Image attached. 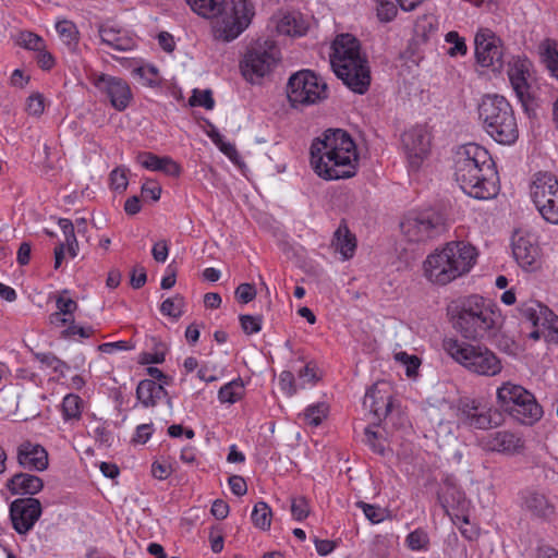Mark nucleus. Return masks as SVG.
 <instances>
[{
  "instance_id": "f257e3e1",
  "label": "nucleus",
  "mask_w": 558,
  "mask_h": 558,
  "mask_svg": "<svg viewBox=\"0 0 558 558\" xmlns=\"http://www.w3.org/2000/svg\"><path fill=\"white\" fill-rule=\"evenodd\" d=\"M359 156L351 135L341 129H329L311 145V163L325 180L349 179L355 175Z\"/></svg>"
},
{
  "instance_id": "f03ea898",
  "label": "nucleus",
  "mask_w": 558,
  "mask_h": 558,
  "mask_svg": "<svg viewBox=\"0 0 558 558\" xmlns=\"http://www.w3.org/2000/svg\"><path fill=\"white\" fill-rule=\"evenodd\" d=\"M454 178L461 190L476 199L497 195V171L489 153L477 144H466L454 157Z\"/></svg>"
},
{
  "instance_id": "7ed1b4c3",
  "label": "nucleus",
  "mask_w": 558,
  "mask_h": 558,
  "mask_svg": "<svg viewBox=\"0 0 558 558\" xmlns=\"http://www.w3.org/2000/svg\"><path fill=\"white\" fill-rule=\"evenodd\" d=\"M191 10L204 19L213 20L216 40H234L251 23L253 7L247 0H185Z\"/></svg>"
},
{
  "instance_id": "20e7f679",
  "label": "nucleus",
  "mask_w": 558,
  "mask_h": 558,
  "mask_svg": "<svg viewBox=\"0 0 558 558\" xmlns=\"http://www.w3.org/2000/svg\"><path fill=\"white\" fill-rule=\"evenodd\" d=\"M476 248L464 241H451L427 255L424 276L437 286H446L468 274L476 263Z\"/></svg>"
},
{
  "instance_id": "39448f33",
  "label": "nucleus",
  "mask_w": 558,
  "mask_h": 558,
  "mask_svg": "<svg viewBox=\"0 0 558 558\" xmlns=\"http://www.w3.org/2000/svg\"><path fill=\"white\" fill-rule=\"evenodd\" d=\"M330 63L336 75L356 94H365L371 85L367 60L361 56L360 44L350 34H341L332 44Z\"/></svg>"
},
{
  "instance_id": "423d86ee",
  "label": "nucleus",
  "mask_w": 558,
  "mask_h": 558,
  "mask_svg": "<svg viewBox=\"0 0 558 558\" xmlns=\"http://www.w3.org/2000/svg\"><path fill=\"white\" fill-rule=\"evenodd\" d=\"M499 315L494 305L480 295H470L451 308L453 328L465 339L490 338L497 329Z\"/></svg>"
},
{
  "instance_id": "0eeeda50",
  "label": "nucleus",
  "mask_w": 558,
  "mask_h": 558,
  "mask_svg": "<svg viewBox=\"0 0 558 558\" xmlns=\"http://www.w3.org/2000/svg\"><path fill=\"white\" fill-rule=\"evenodd\" d=\"M478 117L484 130L497 143L511 145L519 137L514 111L510 102L500 95H485L478 105Z\"/></svg>"
},
{
  "instance_id": "6e6552de",
  "label": "nucleus",
  "mask_w": 558,
  "mask_h": 558,
  "mask_svg": "<svg viewBox=\"0 0 558 558\" xmlns=\"http://www.w3.org/2000/svg\"><path fill=\"white\" fill-rule=\"evenodd\" d=\"M442 348L454 362L472 374L494 377L502 371L500 359L486 345L447 338Z\"/></svg>"
},
{
  "instance_id": "1a4fd4ad",
  "label": "nucleus",
  "mask_w": 558,
  "mask_h": 558,
  "mask_svg": "<svg viewBox=\"0 0 558 558\" xmlns=\"http://www.w3.org/2000/svg\"><path fill=\"white\" fill-rule=\"evenodd\" d=\"M497 403L502 411L524 425H533L543 415L535 397L522 386L510 381L497 389Z\"/></svg>"
},
{
  "instance_id": "9d476101",
  "label": "nucleus",
  "mask_w": 558,
  "mask_h": 558,
  "mask_svg": "<svg viewBox=\"0 0 558 558\" xmlns=\"http://www.w3.org/2000/svg\"><path fill=\"white\" fill-rule=\"evenodd\" d=\"M279 49L271 39H258L253 43L240 62L243 77L256 84L268 75L279 61Z\"/></svg>"
},
{
  "instance_id": "9b49d317",
  "label": "nucleus",
  "mask_w": 558,
  "mask_h": 558,
  "mask_svg": "<svg viewBox=\"0 0 558 558\" xmlns=\"http://www.w3.org/2000/svg\"><path fill=\"white\" fill-rule=\"evenodd\" d=\"M287 96L293 108L317 104L327 98V84L310 70H302L290 76Z\"/></svg>"
},
{
  "instance_id": "f8f14e48",
  "label": "nucleus",
  "mask_w": 558,
  "mask_h": 558,
  "mask_svg": "<svg viewBox=\"0 0 558 558\" xmlns=\"http://www.w3.org/2000/svg\"><path fill=\"white\" fill-rule=\"evenodd\" d=\"M531 198L549 223L558 225V180L550 172H538L530 187Z\"/></svg>"
},
{
  "instance_id": "ddd939ff",
  "label": "nucleus",
  "mask_w": 558,
  "mask_h": 558,
  "mask_svg": "<svg viewBox=\"0 0 558 558\" xmlns=\"http://www.w3.org/2000/svg\"><path fill=\"white\" fill-rule=\"evenodd\" d=\"M400 229L410 242H424L442 231L444 218L435 210L412 211L404 216Z\"/></svg>"
},
{
  "instance_id": "4468645a",
  "label": "nucleus",
  "mask_w": 558,
  "mask_h": 558,
  "mask_svg": "<svg viewBox=\"0 0 558 558\" xmlns=\"http://www.w3.org/2000/svg\"><path fill=\"white\" fill-rule=\"evenodd\" d=\"M510 84L525 110L533 100V64L527 58L514 57L508 63Z\"/></svg>"
},
{
  "instance_id": "2eb2a0df",
  "label": "nucleus",
  "mask_w": 558,
  "mask_h": 558,
  "mask_svg": "<svg viewBox=\"0 0 558 558\" xmlns=\"http://www.w3.org/2000/svg\"><path fill=\"white\" fill-rule=\"evenodd\" d=\"M90 81L109 99L116 110L123 111L129 107L133 96L129 84L124 80L95 72L90 75Z\"/></svg>"
},
{
  "instance_id": "dca6fc26",
  "label": "nucleus",
  "mask_w": 558,
  "mask_h": 558,
  "mask_svg": "<svg viewBox=\"0 0 558 558\" xmlns=\"http://www.w3.org/2000/svg\"><path fill=\"white\" fill-rule=\"evenodd\" d=\"M512 254L518 265L525 271H536L542 267V250L532 233L517 232L512 239Z\"/></svg>"
},
{
  "instance_id": "f3484780",
  "label": "nucleus",
  "mask_w": 558,
  "mask_h": 558,
  "mask_svg": "<svg viewBox=\"0 0 558 558\" xmlns=\"http://www.w3.org/2000/svg\"><path fill=\"white\" fill-rule=\"evenodd\" d=\"M9 510L13 529L21 535L27 534L43 513L40 501L33 497L15 499Z\"/></svg>"
},
{
  "instance_id": "a211bd4d",
  "label": "nucleus",
  "mask_w": 558,
  "mask_h": 558,
  "mask_svg": "<svg viewBox=\"0 0 558 558\" xmlns=\"http://www.w3.org/2000/svg\"><path fill=\"white\" fill-rule=\"evenodd\" d=\"M475 56L482 66L500 70L504 66V52L500 39L489 29H482L475 36Z\"/></svg>"
},
{
  "instance_id": "6ab92c4d",
  "label": "nucleus",
  "mask_w": 558,
  "mask_h": 558,
  "mask_svg": "<svg viewBox=\"0 0 558 558\" xmlns=\"http://www.w3.org/2000/svg\"><path fill=\"white\" fill-rule=\"evenodd\" d=\"M402 144L412 170H417L428 156L430 136L425 128L414 126L402 135Z\"/></svg>"
},
{
  "instance_id": "aec40b11",
  "label": "nucleus",
  "mask_w": 558,
  "mask_h": 558,
  "mask_svg": "<svg viewBox=\"0 0 558 558\" xmlns=\"http://www.w3.org/2000/svg\"><path fill=\"white\" fill-rule=\"evenodd\" d=\"M16 461L22 469L33 472L45 471L49 465L47 450L31 440H24L17 446Z\"/></svg>"
},
{
  "instance_id": "412c9836",
  "label": "nucleus",
  "mask_w": 558,
  "mask_h": 558,
  "mask_svg": "<svg viewBox=\"0 0 558 558\" xmlns=\"http://www.w3.org/2000/svg\"><path fill=\"white\" fill-rule=\"evenodd\" d=\"M363 407L378 421L386 417L391 409L388 384L385 381L374 384L365 393Z\"/></svg>"
},
{
  "instance_id": "4be33fe9",
  "label": "nucleus",
  "mask_w": 558,
  "mask_h": 558,
  "mask_svg": "<svg viewBox=\"0 0 558 558\" xmlns=\"http://www.w3.org/2000/svg\"><path fill=\"white\" fill-rule=\"evenodd\" d=\"M5 487L12 495L33 496L44 488V482L37 475L20 472L7 481Z\"/></svg>"
},
{
  "instance_id": "5701e85b",
  "label": "nucleus",
  "mask_w": 558,
  "mask_h": 558,
  "mask_svg": "<svg viewBox=\"0 0 558 558\" xmlns=\"http://www.w3.org/2000/svg\"><path fill=\"white\" fill-rule=\"evenodd\" d=\"M522 507L533 517L548 519L554 514L555 507L544 494L535 490H525L522 493Z\"/></svg>"
},
{
  "instance_id": "b1692460",
  "label": "nucleus",
  "mask_w": 558,
  "mask_h": 558,
  "mask_svg": "<svg viewBox=\"0 0 558 558\" xmlns=\"http://www.w3.org/2000/svg\"><path fill=\"white\" fill-rule=\"evenodd\" d=\"M137 162L147 170L161 171L171 177H179L180 166L170 157H158L148 151L140 153L136 157Z\"/></svg>"
},
{
  "instance_id": "393cba45",
  "label": "nucleus",
  "mask_w": 558,
  "mask_h": 558,
  "mask_svg": "<svg viewBox=\"0 0 558 558\" xmlns=\"http://www.w3.org/2000/svg\"><path fill=\"white\" fill-rule=\"evenodd\" d=\"M459 421L461 424L478 429H486L493 426L492 416L480 411L475 401H466L459 408Z\"/></svg>"
},
{
  "instance_id": "a878e982",
  "label": "nucleus",
  "mask_w": 558,
  "mask_h": 558,
  "mask_svg": "<svg viewBox=\"0 0 558 558\" xmlns=\"http://www.w3.org/2000/svg\"><path fill=\"white\" fill-rule=\"evenodd\" d=\"M487 446L493 451L514 454L523 448V440L511 432L500 430L489 435Z\"/></svg>"
},
{
  "instance_id": "bb28decb",
  "label": "nucleus",
  "mask_w": 558,
  "mask_h": 558,
  "mask_svg": "<svg viewBox=\"0 0 558 558\" xmlns=\"http://www.w3.org/2000/svg\"><path fill=\"white\" fill-rule=\"evenodd\" d=\"M438 500L447 513L451 509H463L466 505L464 493L449 477L444 481L440 487Z\"/></svg>"
},
{
  "instance_id": "cd10ccee",
  "label": "nucleus",
  "mask_w": 558,
  "mask_h": 558,
  "mask_svg": "<svg viewBox=\"0 0 558 558\" xmlns=\"http://www.w3.org/2000/svg\"><path fill=\"white\" fill-rule=\"evenodd\" d=\"M99 36L102 44L117 51H129L135 46L133 38L128 36L125 32L109 25L99 27Z\"/></svg>"
},
{
  "instance_id": "c85d7f7f",
  "label": "nucleus",
  "mask_w": 558,
  "mask_h": 558,
  "mask_svg": "<svg viewBox=\"0 0 558 558\" xmlns=\"http://www.w3.org/2000/svg\"><path fill=\"white\" fill-rule=\"evenodd\" d=\"M332 246H335L336 251L341 254L343 259H350L355 253L356 239L349 230L344 220L341 221L333 233Z\"/></svg>"
},
{
  "instance_id": "c756f323",
  "label": "nucleus",
  "mask_w": 558,
  "mask_h": 558,
  "mask_svg": "<svg viewBox=\"0 0 558 558\" xmlns=\"http://www.w3.org/2000/svg\"><path fill=\"white\" fill-rule=\"evenodd\" d=\"M167 395L162 384L153 379H143L136 388V398L145 408L155 407L157 402Z\"/></svg>"
},
{
  "instance_id": "7c9ffc66",
  "label": "nucleus",
  "mask_w": 558,
  "mask_h": 558,
  "mask_svg": "<svg viewBox=\"0 0 558 558\" xmlns=\"http://www.w3.org/2000/svg\"><path fill=\"white\" fill-rule=\"evenodd\" d=\"M308 23L300 13H288L277 23V32L281 35L300 37L306 34Z\"/></svg>"
},
{
  "instance_id": "2f4dec72",
  "label": "nucleus",
  "mask_w": 558,
  "mask_h": 558,
  "mask_svg": "<svg viewBox=\"0 0 558 558\" xmlns=\"http://www.w3.org/2000/svg\"><path fill=\"white\" fill-rule=\"evenodd\" d=\"M519 311L521 316L533 326H538L542 319L547 320V314H551L547 306L534 300L521 304Z\"/></svg>"
},
{
  "instance_id": "473e14b6",
  "label": "nucleus",
  "mask_w": 558,
  "mask_h": 558,
  "mask_svg": "<svg viewBox=\"0 0 558 558\" xmlns=\"http://www.w3.org/2000/svg\"><path fill=\"white\" fill-rule=\"evenodd\" d=\"M244 395V384L242 379H234L223 385L218 392V399L221 403H235Z\"/></svg>"
},
{
  "instance_id": "72a5a7b5",
  "label": "nucleus",
  "mask_w": 558,
  "mask_h": 558,
  "mask_svg": "<svg viewBox=\"0 0 558 558\" xmlns=\"http://www.w3.org/2000/svg\"><path fill=\"white\" fill-rule=\"evenodd\" d=\"M271 509L265 501H258L252 511V522L255 527L266 531L271 524Z\"/></svg>"
},
{
  "instance_id": "f704fd0d",
  "label": "nucleus",
  "mask_w": 558,
  "mask_h": 558,
  "mask_svg": "<svg viewBox=\"0 0 558 558\" xmlns=\"http://www.w3.org/2000/svg\"><path fill=\"white\" fill-rule=\"evenodd\" d=\"M56 29L69 49L74 50L78 43V32L76 26L72 22L64 20L57 23Z\"/></svg>"
},
{
  "instance_id": "c9c22d12",
  "label": "nucleus",
  "mask_w": 558,
  "mask_h": 558,
  "mask_svg": "<svg viewBox=\"0 0 558 558\" xmlns=\"http://www.w3.org/2000/svg\"><path fill=\"white\" fill-rule=\"evenodd\" d=\"M34 355L38 362L51 368L54 373H58L60 377H64L65 373L70 369L68 363L60 360L51 352H37Z\"/></svg>"
},
{
  "instance_id": "e433bc0d",
  "label": "nucleus",
  "mask_w": 558,
  "mask_h": 558,
  "mask_svg": "<svg viewBox=\"0 0 558 558\" xmlns=\"http://www.w3.org/2000/svg\"><path fill=\"white\" fill-rule=\"evenodd\" d=\"M184 306V298L181 294H175L161 303L160 312L166 316L178 319L182 316Z\"/></svg>"
},
{
  "instance_id": "4c0bfd02",
  "label": "nucleus",
  "mask_w": 558,
  "mask_h": 558,
  "mask_svg": "<svg viewBox=\"0 0 558 558\" xmlns=\"http://www.w3.org/2000/svg\"><path fill=\"white\" fill-rule=\"evenodd\" d=\"M82 399L77 395L69 393L62 401L64 420H77L81 417Z\"/></svg>"
},
{
  "instance_id": "58836bf2",
  "label": "nucleus",
  "mask_w": 558,
  "mask_h": 558,
  "mask_svg": "<svg viewBox=\"0 0 558 558\" xmlns=\"http://www.w3.org/2000/svg\"><path fill=\"white\" fill-rule=\"evenodd\" d=\"M405 543L411 550H426L428 548L429 537L424 530L416 529L407 536Z\"/></svg>"
},
{
  "instance_id": "ea45409f",
  "label": "nucleus",
  "mask_w": 558,
  "mask_h": 558,
  "mask_svg": "<svg viewBox=\"0 0 558 558\" xmlns=\"http://www.w3.org/2000/svg\"><path fill=\"white\" fill-rule=\"evenodd\" d=\"M327 412L328 407L325 403L310 405L304 412V421L312 426H318L327 416Z\"/></svg>"
},
{
  "instance_id": "a19ab883",
  "label": "nucleus",
  "mask_w": 558,
  "mask_h": 558,
  "mask_svg": "<svg viewBox=\"0 0 558 558\" xmlns=\"http://www.w3.org/2000/svg\"><path fill=\"white\" fill-rule=\"evenodd\" d=\"M17 44L25 49L37 52L46 48L44 39L32 32H22L19 35Z\"/></svg>"
},
{
  "instance_id": "79ce46f5",
  "label": "nucleus",
  "mask_w": 558,
  "mask_h": 558,
  "mask_svg": "<svg viewBox=\"0 0 558 558\" xmlns=\"http://www.w3.org/2000/svg\"><path fill=\"white\" fill-rule=\"evenodd\" d=\"M291 513L294 520L302 521L310 514V505L304 496L294 497L291 500Z\"/></svg>"
},
{
  "instance_id": "37998d69",
  "label": "nucleus",
  "mask_w": 558,
  "mask_h": 558,
  "mask_svg": "<svg viewBox=\"0 0 558 558\" xmlns=\"http://www.w3.org/2000/svg\"><path fill=\"white\" fill-rule=\"evenodd\" d=\"M446 41L452 44L448 49V54L451 57L464 56L466 53V45L462 37L457 32H449L446 35Z\"/></svg>"
},
{
  "instance_id": "c03bdc74",
  "label": "nucleus",
  "mask_w": 558,
  "mask_h": 558,
  "mask_svg": "<svg viewBox=\"0 0 558 558\" xmlns=\"http://www.w3.org/2000/svg\"><path fill=\"white\" fill-rule=\"evenodd\" d=\"M395 357L405 366V374L408 377H412L416 374V371L421 365V361L416 355H410L407 352H398Z\"/></svg>"
},
{
  "instance_id": "a18cd8bd",
  "label": "nucleus",
  "mask_w": 558,
  "mask_h": 558,
  "mask_svg": "<svg viewBox=\"0 0 558 558\" xmlns=\"http://www.w3.org/2000/svg\"><path fill=\"white\" fill-rule=\"evenodd\" d=\"M192 106L204 107L205 109H213L215 101L209 89L206 90H195L191 98Z\"/></svg>"
},
{
  "instance_id": "49530a36",
  "label": "nucleus",
  "mask_w": 558,
  "mask_h": 558,
  "mask_svg": "<svg viewBox=\"0 0 558 558\" xmlns=\"http://www.w3.org/2000/svg\"><path fill=\"white\" fill-rule=\"evenodd\" d=\"M356 506L362 509L365 517L372 522V523H379L384 520V510L380 509L377 506L366 504L364 501L356 502Z\"/></svg>"
},
{
  "instance_id": "de8ad7c7",
  "label": "nucleus",
  "mask_w": 558,
  "mask_h": 558,
  "mask_svg": "<svg viewBox=\"0 0 558 558\" xmlns=\"http://www.w3.org/2000/svg\"><path fill=\"white\" fill-rule=\"evenodd\" d=\"M65 293H66V291H64L61 295H59L57 298V300H56L57 310H58V312L63 314V316H69L71 318H73V313L77 308V303L74 300H72L71 298L64 296Z\"/></svg>"
},
{
  "instance_id": "09e8293b",
  "label": "nucleus",
  "mask_w": 558,
  "mask_h": 558,
  "mask_svg": "<svg viewBox=\"0 0 558 558\" xmlns=\"http://www.w3.org/2000/svg\"><path fill=\"white\" fill-rule=\"evenodd\" d=\"M397 13V7L391 1H380L377 5V16L381 22L392 21Z\"/></svg>"
},
{
  "instance_id": "8fccbe9b",
  "label": "nucleus",
  "mask_w": 558,
  "mask_h": 558,
  "mask_svg": "<svg viewBox=\"0 0 558 558\" xmlns=\"http://www.w3.org/2000/svg\"><path fill=\"white\" fill-rule=\"evenodd\" d=\"M240 323L243 331L247 335L256 333L262 328V319L257 316L241 315Z\"/></svg>"
},
{
  "instance_id": "3c124183",
  "label": "nucleus",
  "mask_w": 558,
  "mask_h": 558,
  "mask_svg": "<svg viewBox=\"0 0 558 558\" xmlns=\"http://www.w3.org/2000/svg\"><path fill=\"white\" fill-rule=\"evenodd\" d=\"M110 184L116 191H124L128 186L126 169L116 168L110 173Z\"/></svg>"
},
{
  "instance_id": "603ef678",
  "label": "nucleus",
  "mask_w": 558,
  "mask_h": 558,
  "mask_svg": "<svg viewBox=\"0 0 558 558\" xmlns=\"http://www.w3.org/2000/svg\"><path fill=\"white\" fill-rule=\"evenodd\" d=\"M544 61L551 75L558 80V49L548 46L544 52Z\"/></svg>"
},
{
  "instance_id": "864d4df0",
  "label": "nucleus",
  "mask_w": 558,
  "mask_h": 558,
  "mask_svg": "<svg viewBox=\"0 0 558 558\" xmlns=\"http://www.w3.org/2000/svg\"><path fill=\"white\" fill-rule=\"evenodd\" d=\"M256 296L254 284L241 283L235 290V298L240 303L247 304Z\"/></svg>"
},
{
  "instance_id": "5fc2aeb1",
  "label": "nucleus",
  "mask_w": 558,
  "mask_h": 558,
  "mask_svg": "<svg viewBox=\"0 0 558 558\" xmlns=\"http://www.w3.org/2000/svg\"><path fill=\"white\" fill-rule=\"evenodd\" d=\"M134 348H135V345L133 342L121 340V341H116V342L101 343L98 347V350L102 353L111 354V353L116 352L117 350L128 351V350H132Z\"/></svg>"
},
{
  "instance_id": "6e6d98bb",
  "label": "nucleus",
  "mask_w": 558,
  "mask_h": 558,
  "mask_svg": "<svg viewBox=\"0 0 558 558\" xmlns=\"http://www.w3.org/2000/svg\"><path fill=\"white\" fill-rule=\"evenodd\" d=\"M45 104L41 94H33L27 99V111L33 116H40L44 112Z\"/></svg>"
},
{
  "instance_id": "4d7b16f0",
  "label": "nucleus",
  "mask_w": 558,
  "mask_h": 558,
  "mask_svg": "<svg viewBox=\"0 0 558 558\" xmlns=\"http://www.w3.org/2000/svg\"><path fill=\"white\" fill-rule=\"evenodd\" d=\"M279 385L282 391L287 395L292 396L296 392V388L294 385V376L289 371H283L279 377Z\"/></svg>"
},
{
  "instance_id": "13d9d810",
  "label": "nucleus",
  "mask_w": 558,
  "mask_h": 558,
  "mask_svg": "<svg viewBox=\"0 0 558 558\" xmlns=\"http://www.w3.org/2000/svg\"><path fill=\"white\" fill-rule=\"evenodd\" d=\"M168 254L169 245L166 240H160L154 244L151 255L157 263H165L168 258Z\"/></svg>"
},
{
  "instance_id": "bf43d9fd",
  "label": "nucleus",
  "mask_w": 558,
  "mask_h": 558,
  "mask_svg": "<svg viewBox=\"0 0 558 558\" xmlns=\"http://www.w3.org/2000/svg\"><path fill=\"white\" fill-rule=\"evenodd\" d=\"M172 473V468L170 464L161 461H155L151 464V475L157 480H166Z\"/></svg>"
},
{
  "instance_id": "052dcab7",
  "label": "nucleus",
  "mask_w": 558,
  "mask_h": 558,
  "mask_svg": "<svg viewBox=\"0 0 558 558\" xmlns=\"http://www.w3.org/2000/svg\"><path fill=\"white\" fill-rule=\"evenodd\" d=\"M147 281L146 270L143 266H135L131 274V286L133 289L142 288Z\"/></svg>"
},
{
  "instance_id": "680f3d73",
  "label": "nucleus",
  "mask_w": 558,
  "mask_h": 558,
  "mask_svg": "<svg viewBox=\"0 0 558 558\" xmlns=\"http://www.w3.org/2000/svg\"><path fill=\"white\" fill-rule=\"evenodd\" d=\"M229 486L231 492L236 496H243L247 492V485L244 478L240 475H232L229 477Z\"/></svg>"
},
{
  "instance_id": "e2e57ef3",
  "label": "nucleus",
  "mask_w": 558,
  "mask_h": 558,
  "mask_svg": "<svg viewBox=\"0 0 558 558\" xmlns=\"http://www.w3.org/2000/svg\"><path fill=\"white\" fill-rule=\"evenodd\" d=\"M365 438L367 445L371 446L374 452L379 454L385 453V447L380 441H378V434L376 432H374L369 427L365 428Z\"/></svg>"
},
{
  "instance_id": "0e129e2a",
  "label": "nucleus",
  "mask_w": 558,
  "mask_h": 558,
  "mask_svg": "<svg viewBox=\"0 0 558 558\" xmlns=\"http://www.w3.org/2000/svg\"><path fill=\"white\" fill-rule=\"evenodd\" d=\"M166 272V276L161 279L160 287L161 289L168 290L171 289L177 281V267L173 263L167 266Z\"/></svg>"
},
{
  "instance_id": "69168bd1",
  "label": "nucleus",
  "mask_w": 558,
  "mask_h": 558,
  "mask_svg": "<svg viewBox=\"0 0 558 558\" xmlns=\"http://www.w3.org/2000/svg\"><path fill=\"white\" fill-rule=\"evenodd\" d=\"M315 548L320 556H327L331 554L336 548V543L329 539L314 538Z\"/></svg>"
},
{
  "instance_id": "338daca9",
  "label": "nucleus",
  "mask_w": 558,
  "mask_h": 558,
  "mask_svg": "<svg viewBox=\"0 0 558 558\" xmlns=\"http://www.w3.org/2000/svg\"><path fill=\"white\" fill-rule=\"evenodd\" d=\"M161 187L154 183L147 182L142 186V196L150 197L154 202H157L160 198Z\"/></svg>"
},
{
  "instance_id": "774afa93",
  "label": "nucleus",
  "mask_w": 558,
  "mask_h": 558,
  "mask_svg": "<svg viewBox=\"0 0 558 558\" xmlns=\"http://www.w3.org/2000/svg\"><path fill=\"white\" fill-rule=\"evenodd\" d=\"M211 513L218 520H223L229 513V505L222 499H217L211 506Z\"/></svg>"
}]
</instances>
